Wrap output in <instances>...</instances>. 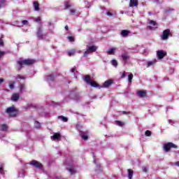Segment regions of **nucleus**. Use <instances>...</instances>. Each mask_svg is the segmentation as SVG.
Listing matches in <instances>:
<instances>
[{"label":"nucleus","mask_w":179,"mask_h":179,"mask_svg":"<svg viewBox=\"0 0 179 179\" xmlns=\"http://www.w3.org/2000/svg\"><path fill=\"white\" fill-rule=\"evenodd\" d=\"M17 64L20 65V68H22V65H33V64H36V60L31 59L22 60L20 59L19 61H17Z\"/></svg>","instance_id":"obj_1"},{"label":"nucleus","mask_w":179,"mask_h":179,"mask_svg":"<svg viewBox=\"0 0 179 179\" xmlns=\"http://www.w3.org/2000/svg\"><path fill=\"white\" fill-rule=\"evenodd\" d=\"M171 36V31L170 29H166L163 31L162 34L161 35L162 40H169V37Z\"/></svg>","instance_id":"obj_2"},{"label":"nucleus","mask_w":179,"mask_h":179,"mask_svg":"<svg viewBox=\"0 0 179 179\" xmlns=\"http://www.w3.org/2000/svg\"><path fill=\"white\" fill-rule=\"evenodd\" d=\"M6 113H7V114H8L10 117H16V115H17V112L13 106L7 108Z\"/></svg>","instance_id":"obj_3"},{"label":"nucleus","mask_w":179,"mask_h":179,"mask_svg":"<svg viewBox=\"0 0 179 179\" xmlns=\"http://www.w3.org/2000/svg\"><path fill=\"white\" fill-rule=\"evenodd\" d=\"M84 80L92 87H99V84H96V83L94 81L90 80V77L89 76H85Z\"/></svg>","instance_id":"obj_4"},{"label":"nucleus","mask_w":179,"mask_h":179,"mask_svg":"<svg viewBox=\"0 0 179 179\" xmlns=\"http://www.w3.org/2000/svg\"><path fill=\"white\" fill-rule=\"evenodd\" d=\"M97 50V47L92 45L89 46L87 50L84 52V57H87L89 54H92V52H95Z\"/></svg>","instance_id":"obj_5"},{"label":"nucleus","mask_w":179,"mask_h":179,"mask_svg":"<svg viewBox=\"0 0 179 179\" xmlns=\"http://www.w3.org/2000/svg\"><path fill=\"white\" fill-rule=\"evenodd\" d=\"M166 55H167V52H166V50H160L157 51V57L158 59H163Z\"/></svg>","instance_id":"obj_6"},{"label":"nucleus","mask_w":179,"mask_h":179,"mask_svg":"<svg viewBox=\"0 0 179 179\" xmlns=\"http://www.w3.org/2000/svg\"><path fill=\"white\" fill-rule=\"evenodd\" d=\"M171 148L177 149V146L173 143H168L164 145V150H165V152H169V150H170Z\"/></svg>","instance_id":"obj_7"},{"label":"nucleus","mask_w":179,"mask_h":179,"mask_svg":"<svg viewBox=\"0 0 179 179\" xmlns=\"http://www.w3.org/2000/svg\"><path fill=\"white\" fill-rule=\"evenodd\" d=\"M30 166H34L36 169H43V164L38 161L33 160L29 163Z\"/></svg>","instance_id":"obj_8"},{"label":"nucleus","mask_w":179,"mask_h":179,"mask_svg":"<svg viewBox=\"0 0 179 179\" xmlns=\"http://www.w3.org/2000/svg\"><path fill=\"white\" fill-rule=\"evenodd\" d=\"M36 36L38 38H43L44 35H43V28L41 27L37 29Z\"/></svg>","instance_id":"obj_9"},{"label":"nucleus","mask_w":179,"mask_h":179,"mask_svg":"<svg viewBox=\"0 0 179 179\" xmlns=\"http://www.w3.org/2000/svg\"><path fill=\"white\" fill-rule=\"evenodd\" d=\"M111 85H113V80H108L103 83L102 87H104V88L110 87Z\"/></svg>","instance_id":"obj_10"},{"label":"nucleus","mask_w":179,"mask_h":179,"mask_svg":"<svg viewBox=\"0 0 179 179\" xmlns=\"http://www.w3.org/2000/svg\"><path fill=\"white\" fill-rule=\"evenodd\" d=\"M20 99V95L17 93H14L10 98L11 101H17Z\"/></svg>","instance_id":"obj_11"},{"label":"nucleus","mask_w":179,"mask_h":179,"mask_svg":"<svg viewBox=\"0 0 179 179\" xmlns=\"http://www.w3.org/2000/svg\"><path fill=\"white\" fill-rule=\"evenodd\" d=\"M122 58L124 62L127 63V61L129 59V55H128V52H124L122 54Z\"/></svg>","instance_id":"obj_12"},{"label":"nucleus","mask_w":179,"mask_h":179,"mask_svg":"<svg viewBox=\"0 0 179 179\" xmlns=\"http://www.w3.org/2000/svg\"><path fill=\"white\" fill-rule=\"evenodd\" d=\"M33 6L36 12H38L40 10V4L38 3V1H34Z\"/></svg>","instance_id":"obj_13"},{"label":"nucleus","mask_w":179,"mask_h":179,"mask_svg":"<svg viewBox=\"0 0 179 179\" xmlns=\"http://www.w3.org/2000/svg\"><path fill=\"white\" fill-rule=\"evenodd\" d=\"M51 139L52 141H54V139L59 141V139H61V134H59V133H54L53 136H51Z\"/></svg>","instance_id":"obj_14"},{"label":"nucleus","mask_w":179,"mask_h":179,"mask_svg":"<svg viewBox=\"0 0 179 179\" xmlns=\"http://www.w3.org/2000/svg\"><path fill=\"white\" fill-rule=\"evenodd\" d=\"M138 0H130L129 6L130 8H134V6H138Z\"/></svg>","instance_id":"obj_15"},{"label":"nucleus","mask_w":179,"mask_h":179,"mask_svg":"<svg viewBox=\"0 0 179 179\" xmlns=\"http://www.w3.org/2000/svg\"><path fill=\"white\" fill-rule=\"evenodd\" d=\"M128 34H129V31H128L127 29H123L121 32V36L122 37H127V36H128Z\"/></svg>","instance_id":"obj_16"},{"label":"nucleus","mask_w":179,"mask_h":179,"mask_svg":"<svg viewBox=\"0 0 179 179\" xmlns=\"http://www.w3.org/2000/svg\"><path fill=\"white\" fill-rule=\"evenodd\" d=\"M72 6L71 5V2L69 1H64V9H69Z\"/></svg>","instance_id":"obj_17"},{"label":"nucleus","mask_w":179,"mask_h":179,"mask_svg":"<svg viewBox=\"0 0 179 179\" xmlns=\"http://www.w3.org/2000/svg\"><path fill=\"white\" fill-rule=\"evenodd\" d=\"M128 178L132 179V177H134V171L132 169H128Z\"/></svg>","instance_id":"obj_18"},{"label":"nucleus","mask_w":179,"mask_h":179,"mask_svg":"<svg viewBox=\"0 0 179 179\" xmlns=\"http://www.w3.org/2000/svg\"><path fill=\"white\" fill-rule=\"evenodd\" d=\"M67 170H69L71 174H76V170H75V168H73V166H70L69 168H67Z\"/></svg>","instance_id":"obj_19"},{"label":"nucleus","mask_w":179,"mask_h":179,"mask_svg":"<svg viewBox=\"0 0 179 179\" xmlns=\"http://www.w3.org/2000/svg\"><path fill=\"white\" fill-rule=\"evenodd\" d=\"M138 96H139V97H146V92H145V91H138Z\"/></svg>","instance_id":"obj_20"},{"label":"nucleus","mask_w":179,"mask_h":179,"mask_svg":"<svg viewBox=\"0 0 179 179\" xmlns=\"http://www.w3.org/2000/svg\"><path fill=\"white\" fill-rule=\"evenodd\" d=\"M116 50L117 49L115 48H110L108 50V54L109 55H113V54H114V52H115Z\"/></svg>","instance_id":"obj_21"},{"label":"nucleus","mask_w":179,"mask_h":179,"mask_svg":"<svg viewBox=\"0 0 179 179\" xmlns=\"http://www.w3.org/2000/svg\"><path fill=\"white\" fill-rule=\"evenodd\" d=\"M59 120H61V121H63V122H68V117H65V116H59L58 117Z\"/></svg>","instance_id":"obj_22"},{"label":"nucleus","mask_w":179,"mask_h":179,"mask_svg":"<svg viewBox=\"0 0 179 179\" xmlns=\"http://www.w3.org/2000/svg\"><path fill=\"white\" fill-rule=\"evenodd\" d=\"M156 63V59L150 61V62H147V68H149L150 66H152V65H155V64Z\"/></svg>","instance_id":"obj_23"},{"label":"nucleus","mask_w":179,"mask_h":179,"mask_svg":"<svg viewBox=\"0 0 179 179\" xmlns=\"http://www.w3.org/2000/svg\"><path fill=\"white\" fill-rule=\"evenodd\" d=\"M110 63L112 64V65L113 66H115V68H117V66H118V62H117V60L115 59H113Z\"/></svg>","instance_id":"obj_24"},{"label":"nucleus","mask_w":179,"mask_h":179,"mask_svg":"<svg viewBox=\"0 0 179 179\" xmlns=\"http://www.w3.org/2000/svg\"><path fill=\"white\" fill-rule=\"evenodd\" d=\"M132 79H134V75L132 73H130L128 76V82H129V83H132Z\"/></svg>","instance_id":"obj_25"},{"label":"nucleus","mask_w":179,"mask_h":179,"mask_svg":"<svg viewBox=\"0 0 179 179\" xmlns=\"http://www.w3.org/2000/svg\"><path fill=\"white\" fill-rule=\"evenodd\" d=\"M68 55H69V57H72V56L75 55V50H69Z\"/></svg>","instance_id":"obj_26"},{"label":"nucleus","mask_w":179,"mask_h":179,"mask_svg":"<svg viewBox=\"0 0 179 179\" xmlns=\"http://www.w3.org/2000/svg\"><path fill=\"white\" fill-rule=\"evenodd\" d=\"M115 124H116V125H118V127H124V122H122L120 120L115 121Z\"/></svg>","instance_id":"obj_27"},{"label":"nucleus","mask_w":179,"mask_h":179,"mask_svg":"<svg viewBox=\"0 0 179 179\" xmlns=\"http://www.w3.org/2000/svg\"><path fill=\"white\" fill-rule=\"evenodd\" d=\"M81 138H83V139H84V141H87V139H89V136H87V134L83 133L81 134Z\"/></svg>","instance_id":"obj_28"},{"label":"nucleus","mask_w":179,"mask_h":179,"mask_svg":"<svg viewBox=\"0 0 179 179\" xmlns=\"http://www.w3.org/2000/svg\"><path fill=\"white\" fill-rule=\"evenodd\" d=\"M149 24H150L151 26H157V22H156V21L155 20H150L149 21Z\"/></svg>","instance_id":"obj_29"},{"label":"nucleus","mask_w":179,"mask_h":179,"mask_svg":"<svg viewBox=\"0 0 179 179\" xmlns=\"http://www.w3.org/2000/svg\"><path fill=\"white\" fill-rule=\"evenodd\" d=\"M54 80V75H49L48 76V82Z\"/></svg>","instance_id":"obj_30"},{"label":"nucleus","mask_w":179,"mask_h":179,"mask_svg":"<svg viewBox=\"0 0 179 179\" xmlns=\"http://www.w3.org/2000/svg\"><path fill=\"white\" fill-rule=\"evenodd\" d=\"M8 129V126L6 124H2L1 127V131H6Z\"/></svg>","instance_id":"obj_31"},{"label":"nucleus","mask_w":179,"mask_h":179,"mask_svg":"<svg viewBox=\"0 0 179 179\" xmlns=\"http://www.w3.org/2000/svg\"><path fill=\"white\" fill-rule=\"evenodd\" d=\"M34 125H35V128H37V129L41 128V124L38 121L35 122Z\"/></svg>","instance_id":"obj_32"},{"label":"nucleus","mask_w":179,"mask_h":179,"mask_svg":"<svg viewBox=\"0 0 179 179\" xmlns=\"http://www.w3.org/2000/svg\"><path fill=\"white\" fill-rule=\"evenodd\" d=\"M68 40L71 42V43H73L75 41V37L73 36H69L68 37Z\"/></svg>","instance_id":"obj_33"},{"label":"nucleus","mask_w":179,"mask_h":179,"mask_svg":"<svg viewBox=\"0 0 179 179\" xmlns=\"http://www.w3.org/2000/svg\"><path fill=\"white\" fill-rule=\"evenodd\" d=\"M9 87L11 90L15 89V82L10 83V85H9Z\"/></svg>","instance_id":"obj_34"},{"label":"nucleus","mask_w":179,"mask_h":179,"mask_svg":"<svg viewBox=\"0 0 179 179\" xmlns=\"http://www.w3.org/2000/svg\"><path fill=\"white\" fill-rule=\"evenodd\" d=\"M145 135L146 136H150V135H152V132H150V131H149V130H147V131H145Z\"/></svg>","instance_id":"obj_35"},{"label":"nucleus","mask_w":179,"mask_h":179,"mask_svg":"<svg viewBox=\"0 0 179 179\" xmlns=\"http://www.w3.org/2000/svg\"><path fill=\"white\" fill-rule=\"evenodd\" d=\"M26 87H24V85H21L20 88V92L22 93L23 92V90Z\"/></svg>","instance_id":"obj_36"},{"label":"nucleus","mask_w":179,"mask_h":179,"mask_svg":"<svg viewBox=\"0 0 179 179\" xmlns=\"http://www.w3.org/2000/svg\"><path fill=\"white\" fill-rule=\"evenodd\" d=\"M18 177H20L21 178H24V172H22L21 173H20L18 174Z\"/></svg>","instance_id":"obj_37"},{"label":"nucleus","mask_w":179,"mask_h":179,"mask_svg":"<svg viewBox=\"0 0 179 179\" xmlns=\"http://www.w3.org/2000/svg\"><path fill=\"white\" fill-rule=\"evenodd\" d=\"M70 13H71V15H75V13H76V10L71 9L70 10Z\"/></svg>","instance_id":"obj_38"},{"label":"nucleus","mask_w":179,"mask_h":179,"mask_svg":"<svg viewBox=\"0 0 179 179\" xmlns=\"http://www.w3.org/2000/svg\"><path fill=\"white\" fill-rule=\"evenodd\" d=\"M35 22L38 23L39 22H41V18L40 17H38L35 19Z\"/></svg>","instance_id":"obj_39"},{"label":"nucleus","mask_w":179,"mask_h":179,"mask_svg":"<svg viewBox=\"0 0 179 179\" xmlns=\"http://www.w3.org/2000/svg\"><path fill=\"white\" fill-rule=\"evenodd\" d=\"M127 76V73L125 71L123 72V73L121 76V79H124Z\"/></svg>","instance_id":"obj_40"},{"label":"nucleus","mask_w":179,"mask_h":179,"mask_svg":"<svg viewBox=\"0 0 179 179\" xmlns=\"http://www.w3.org/2000/svg\"><path fill=\"white\" fill-rule=\"evenodd\" d=\"M142 170L144 173H148V168L145 166H143Z\"/></svg>","instance_id":"obj_41"},{"label":"nucleus","mask_w":179,"mask_h":179,"mask_svg":"<svg viewBox=\"0 0 179 179\" xmlns=\"http://www.w3.org/2000/svg\"><path fill=\"white\" fill-rule=\"evenodd\" d=\"M5 55V52L0 50V59Z\"/></svg>","instance_id":"obj_42"},{"label":"nucleus","mask_w":179,"mask_h":179,"mask_svg":"<svg viewBox=\"0 0 179 179\" xmlns=\"http://www.w3.org/2000/svg\"><path fill=\"white\" fill-rule=\"evenodd\" d=\"M106 15H107V16H109L110 17H111V16H113V13H111V12H107V13H106Z\"/></svg>","instance_id":"obj_43"},{"label":"nucleus","mask_w":179,"mask_h":179,"mask_svg":"<svg viewBox=\"0 0 179 179\" xmlns=\"http://www.w3.org/2000/svg\"><path fill=\"white\" fill-rule=\"evenodd\" d=\"M22 24L26 25V24H27V23H29V22L27 20H22Z\"/></svg>","instance_id":"obj_44"},{"label":"nucleus","mask_w":179,"mask_h":179,"mask_svg":"<svg viewBox=\"0 0 179 179\" xmlns=\"http://www.w3.org/2000/svg\"><path fill=\"white\" fill-rule=\"evenodd\" d=\"M0 45H3V39L2 38H0Z\"/></svg>","instance_id":"obj_45"},{"label":"nucleus","mask_w":179,"mask_h":179,"mask_svg":"<svg viewBox=\"0 0 179 179\" xmlns=\"http://www.w3.org/2000/svg\"><path fill=\"white\" fill-rule=\"evenodd\" d=\"M17 78H18V79H24V77L20 75H18Z\"/></svg>","instance_id":"obj_46"},{"label":"nucleus","mask_w":179,"mask_h":179,"mask_svg":"<svg viewBox=\"0 0 179 179\" xmlns=\"http://www.w3.org/2000/svg\"><path fill=\"white\" fill-rule=\"evenodd\" d=\"M5 82V80L3 78H0V84L3 83Z\"/></svg>","instance_id":"obj_47"},{"label":"nucleus","mask_w":179,"mask_h":179,"mask_svg":"<svg viewBox=\"0 0 179 179\" xmlns=\"http://www.w3.org/2000/svg\"><path fill=\"white\" fill-rule=\"evenodd\" d=\"M3 171V166H0V173H2Z\"/></svg>","instance_id":"obj_48"},{"label":"nucleus","mask_w":179,"mask_h":179,"mask_svg":"<svg viewBox=\"0 0 179 179\" xmlns=\"http://www.w3.org/2000/svg\"><path fill=\"white\" fill-rule=\"evenodd\" d=\"M65 30H66V31H68V30H69V27H68V25L65 26Z\"/></svg>","instance_id":"obj_49"},{"label":"nucleus","mask_w":179,"mask_h":179,"mask_svg":"<svg viewBox=\"0 0 179 179\" xmlns=\"http://www.w3.org/2000/svg\"><path fill=\"white\" fill-rule=\"evenodd\" d=\"M175 166H177L178 167H179V162H176Z\"/></svg>","instance_id":"obj_50"},{"label":"nucleus","mask_w":179,"mask_h":179,"mask_svg":"<svg viewBox=\"0 0 179 179\" xmlns=\"http://www.w3.org/2000/svg\"><path fill=\"white\" fill-rule=\"evenodd\" d=\"M71 71L72 72V73H73V72H75V68L71 69Z\"/></svg>","instance_id":"obj_51"},{"label":"nucleus","mask_w":179,"mask_h":179,"mask_svg":"<svg viewBox=\"0 0 179 179\" xmlns=\"http://www.w3.org/2000/svg\"><path fill=\"white\" fill-rule=\"evenodd\" d=\"M148 29H150V30H152V29H153V27L152 26H148Z\"/></svg>","instance_id":"obj_52"},{"label":"nucleus","mask_w":179,"mask_h":179,"mask_svg":"<svg viewBox=\"0 0 179 179\" xmlns=\"http://www.w3.org/2000/svg\"><path fill=\"white\" fill-rule=\"evenodd\" d=\"M122 114H128V112H127V111H123V112H122Z\"/></svg>","instance_id":"obj_53"},{"label":"nucleus","mask_w":179,"mask_h":179,"mask_svg":"<svg viewBox=\"0 0 179 179\" xmlns=\"http://www.w3.org/2000/svg\"><path fill=\"white\" fill-rule=\"evenodd\" d=\"M169 124H171V120H169Z\"/></svg>","instance_id":"obj_54"},{"label":"nucleus","mask_w":179,"mask_h":179,"mask_svg":"<svg viewBox=\"0 0 179 179\" xmlns=\"http://www.w3.org/2000/svg\"><path fill=\"white\" fill-rule=\"evenodd\" d=\"M0 8H1V5H0Z\"/></svg>","instance_id":"obj_55"},{"label":"nucleus","mask_w":179,"mask_h":179,"mask_svg":"<svg viewBox=\"0 0 179 179\" xmlns=\"http://www.w3.org/2000/svg\"><path fill=\"white\" fill-rule=\"evenodd\" d=\"M59 179H61V178H59Z\"/></svg>","instance_id":"obj_56"}]
</instances>
